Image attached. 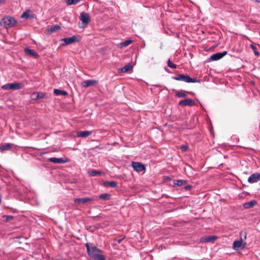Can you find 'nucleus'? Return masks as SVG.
<instances>
[{"instance_id": "1", "label": "nucleus", "mask_w": 260, "mask_h": 260, "mask_svg": "<svg viewBox=\"0 0 260 260\" xmlns=\"http://www.w3.org/2000/svg\"><path fill=\"white\" fill-rule=\"evenodd\" d=\"M87 252L88 255L95 260H106L103 255V251L95 246H90L89 244H86Z\"/></svg>"}, {"instance_id": "2", "label": "nucleus", "mask_w": 260, "mask_h": 260, "mask_svg": "<svg viewBox=\"0 0 260 260\" xmlns=\"http://www.w3.org/2000/svg\"><path fill=\"white\" fill-rule=\"evenodd\" d=\"M172 79L186 83L200 82V80H198L196 78H191L187 74H179L177 76L172 77Z\"/></svg>"}, {"instance_id": "3", "label": "nucleus", "mask_w": 260, "mask_h": 260, "mask_svg": "<svg viewBox=\"0 0 260 260\" xmlns=\"http://www.w3.org/2000/svg\"><path fill=\"white\" fill-rule=\"evenodd\" d=\"M17 21L13 17L8 16L3 18L0 23L1 25L4 26L6 28H9L15 26Z\"/></svg>"}, {"instance_id": "4", "label": "nucleus", "mask_w": 260, "mask_h": 260, "mask_svg": "<svg viewBox=\"0 0 260 260\" xmlns=\"http://www.w3.org/2000/svg\"><path fill=\"white\" fill-rule=\"evenodd\" d=\"M1 88L4 90H18L23 88L21 83L14 82L3 85Z\"/></svg>"}, {"instance_id": "5", "label": "nucleus", "mask_w": 260, "mask_h": 260, "mask_svg": "<svg viewBox=\"0 0 260 260\" xmlns=\"http://www.w3.org/2000/svg\"><path fill=\"white\" fill-rule=\"evenodd\" d=\"M61 41L63 42L62 45L65 46L78 42L79 40L77 36H73L71 37L63 38L61 39Z\"/></svg>"}, {"instance_id": "6", "label": "nucleus", "mask_w": 260, "mask_h": 260, "mask_svg": "<svg viewBox=\"0 0 260 260\" xmlns=\"http://www.w3.org/2000/svg\"><path fill=\"white\" fill-rule=\"evenodd\" d=\"M246 243L242 240L235 241L233 244V248L235 250L243 249L246 246Z\"/></svg>"}, {"instance_id": "7", "label": "nucleus", "mask_w": 260, "mask_h": 260, "mask_svg": "<svg viewBox=\"0 0 260 260\" xmlns=\"http://www.w3.org/2000/svg\"><path fill=\"white\" fill-rule=\"evenodd\" d=\"M132 166L133 169L137 172L145 171L146 169L145 166L139 162H132Z\"/></svg>"}, {"instance_id": "8", "label": "nucleus", "mask_w": 260, "mask_h": 260, "mask_svg": "<svg viewBox=\"0 0 260 260\" xmlns=\"http://www.w3.org/2000/svg\"><path fill=\"white\" fill-rule=\"evenodd\" d=\"M80 19L84 24V27H86L90 21V16L89 14L82 12L80 14Z\"/></svg>"}, {"instance_id": "9", "label": "nucleus", "mask_w": 260, "mask_h": 260, "mask_svg": "<svg viewBox=\"0 0 260 260\" xmlns=\"http://www.w3.org/2000/svg\"><path fill=\"white\" fill-rule=\"evenodd\" d=\"M178 105L183 106H192L195 105V102L191 99H187L180 101Z\"/></svg>"}, {"instance_id": "10", "label": "nucleus", "mask_w": 260, "mask_h": 260, "mask_svg": "<svg viewBox=\"0 0 260 260\" xmlns=\"http://www.w3.org/2000/svg\"><path fill=\"white\" fill-rule=\"evenodd\" d=\"M260 180V173H256L251 174L248 178L249 183H254Z\"/></svg>"}, {"instance_id": "11", "label": "nucleus", "mask_w": 260, "mask_h": 260, "mask_svg": "<svg viewBox=\"0 0 260 260\" xmlns=\"http://www.w3.org/2000/svg\"><path fill=\"white\" fill-rule=\"evenodd\" d=\"M227 54L226 51H223L222 52H218L215 54H212L210 56V60L213 61L218 60L221 58H222L224 56H225Z\"/></svg>"}, {"instance_id": "12", "label": "nucleus", "mask_w": 260, "mask_h": 260, "mask_svg": "<svg viewBox=\"0 0 260 260\" xmlns=\"http://www.w3.org/2000/svg\"><path fill=\"white\" fill-rule=\"evenodd\" d=\"M45 96V93L42 92H34L30 95L32 100H37L39 99H43Z\"/></svg>"}, {"instance_id": "13", "label": "nucleus", "mask_w": 260, "mask_h": 260, "mask_svg": "<svg viewBox=\"0 0 260 260\" xmlns=\"http://www.w3.org/2000/svg\"><path fill=\"white\" fill-rule=\"evenodd\" d=\"M49 162H53L54 164H64L68 161V160L64 159L63 158H57V157H50L48 159Z\"/></svg>"}, {"instance_id": "14", "label": "nucleus", "mask_w": 260, "mask_h": 260, "mask_svg": "<svg viewBox=\"0 0 260 260\" xmlns=\"http://www.w3.org/2000/svg\"><path fill=\"white\" fill-rule=\"evenodd\" d=\"M60 28V26L58 24L52 25L46 30V33L48 35H50L53 32L58 31Z\"/></svg>"}, {"instance_id": "15", "label": "nucleus", "mask_w": 260, "mask_h": 260, "mask_svg": "<svg viewBox=\"0 0 260 260\" xmlns=\"http://www.w3.org/2000/svg\"><path fill=\"white\" fill-rule=\"evenodd\" d=\"M217 239V237L215 236H209L208 237H202L200 239V242H214Z\"/></svg>"}, {"instance_id": "16", "label": "nucleus", "mask_w": 260, "mask_h": 260, "mask_svg": "<svg viewBox=\"0 0 260 260\" xmlns=\"http://www.w3.org/2000/svg\"><path fill=\"white\" fill-rule=\"evenodd\" d=\"M24 51L25 54L28 56H33L35 58H37L39 56V55L37 53V52L28 48H25Z\"/></svg>"}, {"instance_id": "17", "label": "nucleus", "mask_w": 260, "mask_h": 260, "mask_svg": "<svg viewBox=\"0 0 260 260\" xmlns=\"http://www.w3.org/2000/svg\"><path fill=\"white\" fill-rule=\"evenodd\" d=\"M103 185L106 187L116 188L118 187V184L117 182L114 181H104L103 183Z\"/></svg>"}, {"instance_id": "18", "label": "nucleus", "mask_w": 260, "mask_h": 260, "mask_svg": "<svg viewBox=\"0 0 260 260\" xmlns=\"http://www.w3.org/2000/svg\"><path fill=\"white\" fill-rule=\"evenodd\" d=\"M92 200V199L89 198H76L74 201L77 204H84L85 203L90 202Z\"/></svg>"}, {"instance_id": "19", "label": "nucleus", "mask_w": 260, "mask_h": 260, "mask_svg": "<svg viewBox=\"0 0 260 260\" xmlns=\"http://www.w3.org/2000/svg\"><path fill=\"white\" fill-rule=\"evenodd\" d=\"M186 93H190L193 94L192 92L181 90V91H177L175 94V96L177 98H184L187 96Z\"/></svg>"}, {"instance_id": "20", "label": "nucleus", "mask_w": 260, "mask_h": 260, "mask_svg": "<svg viewBox=\"0 0 260 260\" xmlns=\"http://www.w3.org/2000/svg\"><path fill=\"white\" fill-rule=\"evenodd\" d=\"M92 134L91 131H80L78 132L77 133V136L78 137H81V138H86L90 136Z\"/></svg>"}, {"instance_id": "21", "label": "nucleus", "mask_w": 260, "mask_h": 260, "mask_svg": "<svg viewBox=\"0 0 260 260\" xmlns=\"http://www.w3.org/2000/svg\"><path fill=\"white\" fill-rule=\"evenodd\" d=\"M97 82L95 80H86L82 82V86L84 87H87L93 85Z\"/></svg>"}, {"instance_id": "22", "label": "nucleus", "mask_w": 260, "mask_h": 260, "mask_svg": "<svg viewBox=\"0 0 260 260\" xmlns=\"http://www.w3.org/2000/svg\"><path fill=\"white\" fill-rule=\"evenodd\" d=\"M12 144L11 143H6L4 145L0 146V151L1 152H3L7 150H9L11 148Z\"/></svg>"}, {"instance_id": "23", "label": "nucleus", "mask_w": 260, "mask_h": 260, "mask_svg": "<svg viewBox=\"0 0 260 260\" xmlns=\"http://www.w3.org/2000/svg\"><path fill=\"white\" fill-rule=\"evenodd\" d=\"M54 93L56 95H67L68 94V92L65 90H62L58 89H54Z\"/></svg>"}, {"instance_id": "24", "label": "nucleus", "mask_w": 260, "mask_h": 260, "mask_svg": "<svg viewBox=\"0 0 260 260\" xmlns=\"http://www.w3.org/2000/svg\"><path fill=\"white\" fill-rule=\"evenodd\" d=\"M111 195L109 193H105L101 194L99 196V198L104 201H107L110 199Z\"/></svg>"}, {"instance_id": "25", "label": "nucleus", "mask_w": 260, "mask_h": 260, "mask_svg": "<svg viewBox=\"0 0 260 260\" xmlns=\"http://www.w3.org/2000/svg\"><path fill=\"white\" fill-rule=\"evenodd\" d=\"M186 183V181L184 180H176L174 181V184L178 186H182Z\"/></svg>"}, {"instance_id": "26", "label": "nucleus", "mask_w": 260, "mask_h": 260, "mask_svg": "<svg viewBox=\"0 0 260 260\" xmlns=\"http://www.w3.org/2000/svg\"><path fill=\"white\" fill-rule=\"evenodd\" d=\"M89 175L90 176H98L101 174V172L99 171L93 170L88 172Z\"/></svg>"}, {"instance_id": "27", "label": "nucleus", "mask_w": 260, "mask_h": 260, "mask_svg": "<svg viewBox=\"0 0 260 260\" xmlns=\"http://www.w3.org/2000/svg\"><path fill=\"white\" fill-rule=\"evenodd\" d=\"M67 5H76L79 3L81 0H64Z\"/></svg>"}, {"instance_id": "28", "label": "nucleus", "mask_w": 260, "mask_h": 260, "mask_svg": "<svg viewBox=\"0 0 260 260\" xmlns=\"http://www.w3.org/2000/svg\"><path fill=\"white\" fill-rule=\"evenodd\" d=\"M131 68H132V67H131V64H127L120 70V72H122V73L127 72L129 71L131 69Z\"/></svg>"}, {"instance_id": "29", "label": "nucleus", "mask_w": 260, "mask_h": 260, "mask_svg": "<svg viewBox=\"0 0 260 260\" xmlns=\"http://www.w3.org/2000/svg\"><path fill=\"white\" fill-rule=\"evenodd\" d=\"M256 202L255 200L251 201L244 205L245 208L251 207L253 206L254 205H255L256 204Z\"/></svg>"}, {"instance_id": "30", "label": "nucleus", "mask_w": 260, "mask_h": 260, "mask_svg": "<svg viewBox=\"0 0 260 260\" xmlns=\"http://www.w3.org/2000/svg\"><path fill=\"white\" fill-rule=\"evenodd\" d=\"M3 218L4 219V221L5 222H8V221L13 219L14 217L12 215H5L3 216Z\"/></svg>"}, {"instance_id": "31", "label": "nucleus", "mask_w": 260, "mask_h": 260, "mask_svg": "<svg viewBox=\"0 0 260 260\" xmlns=\"http://www.w3.org/2000/svg\"><path fill=\"white\" fill-rule=\"evenodd\" d=\"M246 232H241L240 233V240L244 241L246 239Z\"/></svg>"}, {"instance_id": "32", "label": "nucleus", "mask_w": 260, "mask_h": 260, "mask_svg": "<svg viewBox=\"0 0 260 260\" xmlns=\"http://www.w3.org/2000/svg\"><path fill=\"white\" fill-rule=\"evenodd\" d=\"M132 42L131 40H127L121 43L120 45L121 47H125L129 45Z\"/></svg>"}, {"instance_id": "33", "label": "nucleus", "mask_w": 260, "mask_h": 260, "mask_svg": "<svg viewBox=\"0 0 260 260\" xmlns=\"http://www.w3.org/2000/svg\"><path fill=\"white\" fill-rule=\"evenodd\" d=\"M250 47L252 49L255 55L257 56H259L260 55V53L257 51L256 47L255 46H254L253 45H251Z\"/></svg>"}, {"instance_id": "34", "label": "nucleus", "mask_w": 260, "mask_h": 260, "mask_svg": "<svg viewBox=\"0 0 260 260\" xmlns=\"http://www.w3.org/2000/svg\"><path fill=\"white\" fill-rule=\"evenodd\" d=\"M168 66L172 69H176L177 68V66L171 62L170 59H168L167 62Z\"/></svg>"}, {"instance_id": "35", "label": "nucleus", "mask_w": 260, "mask_h": 260, "mask_svg": "<svg viewBox=\"0 0 260 260\" xmlns=\"http://www.w3.org/2000/svg\"><path fill=\"white\" fill-rule=\"evenodd\" d=\"M29 15L28 14V12L27 11H25L22 15H21V18H29Z\"/></svg>"}, {"instance_id": "36", "label": "nucleus", "mask_w": 260, "mask_h": 260, "mask_svg": "<svg viewBox=\"0 0 260 260\" xmlns=\"http://www.w3.org/2000/svg\"><path fill=\"white\" fill-rule=\"evenodd\" d=\"M181 149L184 151H186L188 149V146L186 145H182L181 147Z\"/></svg>"}, {"instance_id": "37", "label": "nucleus", "mask_w": 260, "mask_h": 260, "mask_svg": "<svg viewBox=\"0 0 260 260\" xmlns=\"http://www.w3.org/2000/svg\"><path fill=\"white\" fill-rule=\"evenodd\" d=\"M192 186L190 185H187L184 187L186 190H189L191 188Z\"/></svg>"}, {"instance_id": "38", "label": "nucleus", "mask_w": 260, "mask_h": 260, "mask_svg": "<svg viewBox=\"0 0 260 260\" xmlns=\"http://www.w3.org/2000/svg\"><path fill=\"white\" fill-rule=\"evenodd\" d=\"M6 0H0V4H4L6 3Z\"/></svg>"}, {"instance_id": "39", "label": "nucleus", "mask_w": 260, "mask_h": 260, "mask_svg": "<svg viewBox=\"0 0 260 260\" xmlns=\"http://www.w3.org/2000/svg\"><path fill=\"white\" fill-rule=\"evenodd\" d=\"M257 3H260V0H255Z\"/></svg>"}, {"instance_id": "40", "label": "nucleus", "mask_w": 260, "mask_h": 260, "mask_svg": "<svg viewBox=\"0 0 260 260\" xmlns=\"http://www.w3.org/2000/svg\"><path fill=\"white\" fill-rule=\"evenodd\" d=\"M165 70H166V71H167V68H165Z\"/></svg>"}, {"instance_id": "41", "label": "nucleus", "mask_w": 260, "mask_h": 260, "mask_svg": "<svg viewBox=\"0 0 260 260\" xmlns=\"http://www.w3.org/2000/svg\"><path fill=\"white\" fill-rule=\"evenodd\" d=\"M120 241H121L120 240H118V242H119V243H120Z\"/></svg>"}]
</instances>
